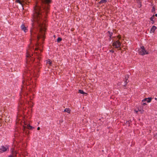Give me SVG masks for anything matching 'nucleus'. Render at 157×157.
Listing matches in <instances>:
<instances>
[{"label":"nucleus","mask_w":157,"mask_h":157,"mask_svg":"<svg viewBox=\"0 0 157 157\" xmlns=\"http://www.w3.org/2000/svg\"><path fill=\"white\" fill-rule=\"evenodd\" d=\"M27 63L28 64H31L34 61V59H33L30 56L29 52L27 51L26 53Z\"/></svg>","instance_id":"f257e3e1"},{"label":"nucleus","mask_w":157,"mask_h":157,"mask_svg":"<svg viewBox=\"0 0 157 157\" xmlns=\"http://www.w3.org/2000/svg\"><path fill=\"white\" fill-rule=\"evenodd\" d=\"M121 43L119 40H117L114 42L112 44L113 47L115 48H119V50L121 49Z\"/></svg>","instance_id":"f03ea898"},{"label":"nucleus","mask_w":157,"mask_h":157,"mask_svg":"<svg viewBox=\"0 0 157 157\" xmlns=\"http://www.w3.org/2000/svg\"><path fill=\"white\" fill-rule=\"evenodd\" d=\"M141 48L142 49V50L139 52V53L140 55H144L145 54H148V53L145 49L144 46H142L141 47Z\"/></svg>","instance_id":"7ed1b4c3"},{"label":"nucleus","mask_w":157,"mask_h":157,"mask_svg":"<svg viewBox=\"0 0 157 157\" xmlns=\"http://www.w3.org/2000/svg\"><path fill=\"white\" fill-rule=\"evenodd\" d=\"M7 148L6 147L2 146V148H0V152L2 153L6 151L7 150Z\"/></svg>","instance_id":"20e7f679"},{"label":"nucleus","mask_w":157,"mask_h":157,"mask_svg":"<svg viewBox=\"0 0 157 157\" xmlns=\"http://www.w3.org/2000/svg\"><path fill=\"white\" fill-rule=\"evenodd\" d=\"M21 29L24 31L25 32H27V29L24 24H22L21 25Z\"/></svg>","instance_id":"39448f33"},{"label":"nucleus","mask_w":157,"mask_h":157,"mask_svg":"<svg viewBox=\"0 0 157 157\" xmlns=\"http://www.w3.org/2000/svg\"><path fill=\"white\" fill-rule=\"evenodd\" d=\"M128 76H125V78H124V81L126 83L125 85H124L125 86L126 85H127V84L129 82V81L128 80Z\"/></svg>","instance_id":"423d86ee"},{"label":"nucleus","mask_w":157,"mask_h":157,"mask_svg":"<svg viewBox=\"0 0 157 157\" xmlns=\"http://www.w3.org/2000/svg\"><path fill=\"white\" fill-rule=\"evenodd\" d=\"M156 29V27L155 26H152V27L151 28L150 30V33H154Z\"/></svg>","instance_id":"0eeeda50"},{"label":"nucleus","mask_w":157,"mask_h":157,"mask_svg":"<svg viewBox=\"0 0 157 157\" xmlns=\"http://www.w3.org/2000/svg\"><path fill=\"white\" fill-rule=\"evenodd\" d=\"M30 32L31 33V39L33 38V37H35L36 36V34H34V32H32L31 30Z\"/></svg>","instance_id":"6e6552de"},{"label":"nucleus","mask_w":157,"mask_h":157,"mask_svg":"<svg viewBox=\"0 0 157 157\" xmlns=\"http://www.w3.org/2000/svg\"><path fill=\"white\" fill-rule=\"evenodd\" d=\"M15 2L17 3H20L22 6L23 5V2L22 1V0H16Z\"/></svg>","instance_id":"1a4fd4ad"},{"label":"nucleus","mask_w":157,"mask_h":157,"mask_svg":"<svg viewBox=\"0 0 157 157\" xmlns=\"http://www.w3.org/2000/svg\"><path fill=\"white\" fill-rule=\"evenodd\" d=\"M64 112H67L69 113H71V110L69 108H66L64 110Z\"/></svg>","instance_id":"9d476101"},{"label":"nucleus","mask_w":157,"mask_h":157,"mask_svg":"<svg viewBox=\"0 0 157 157\" xmlns=\"http://www.w3.org/2000/svg\"><path fill=\"white\" fill-rule=\"evenodd\" d=\"M107 2V0H101L99 2V4L105 3Z\"/></svg>","instance_id":"9b49d317"},{"label":"nucleus","mask_w":157,"mask_h":157,"mask_svg":"<svg viewBox=\"0 0 157 157\" xmlns=\"http://www.w3.org/2000/svg\"><path fill=\"white\" fill-rule=\"evenodd\" d=\"M22 1L23 2V3L25 2L26 4H27V3H29L30 2V0H22Z\"/></svg>","instance_id":"f8f14e48"},{"label":"nucleus","mask_w":157,"mask_h":157,"mask_svg":"<svg viewBox=\"0 0 157 157\" xmlns=\"http://www.w3.org/2000/svg\"><path fill=\"white\" fill-rule=\"evenodd\" d=\"M79 92L81 93V94H87L86 93H85L83 90H79Z\"/></svg>","instance_id":"ddd939ff"},{"label":"nucleus","mask_w":157,"mask_h":157,"mask_svg":"<svg viewBox=\"0 0 157 157\" xmlns=\"http://www.w3.org/2000/svg\"><path fill=\"white\" fill-rule=\"evenodd\" d=\"M47 63H48L49 64L50 66H51L52 62L50 59H48L47 60Z\"/></svg>","instance_id":"4468645a"},{"label":"nucleus","mask_w":157,"mask_h":157,"mask_svg":"<svg viewBox=\"0 0 157 157\" xmlns=\"http://www.w3.org/2000/svg\"><path fill=\"white\" fill-rule=\"evenodd\" d=\"M108 33H109V36L110 38H111V37L113 35V33L112 32H110L109 31L108 32Z\"/></svg>","instance_id":"2eb2a0df"},{"label":"nucleus","mask_w":157,"mask_h":157,"mask_svg":"<svg viewBox=\"0 0 157 157\" xmlns=\"http://www.w3.org/2000/svg\"><path fill=\"white\" fill-rule=\"evenodd\" d=\"M151 98H147V102H150L151 101Z\"/></svg>","instance_id":"dca6fc26"},{"label":"nucleus","mask_w":157,"mask_h":157,"mask_svg":"<svg viewBox=\"0 0 157 157\" xmlns=\"http://www.w3.org/2000/svg\"><path fill=\"white\" fill-rule=\"evenodd\" d=\"M27 128L28 129H31L32 128V126H30V125L29 124H28L27 126Z\"/></svg>","instance_id":"f3484780"},{"label":"nucleus","mask_w":157,"mask_h":157,"mask_svg":"<svg viewBox=\"0 0 157 157\" xmlns=\"http://www.w3.org/2000/svg\"><path fill=\"white\" fill-rule=\"evenodd\" d=\"M62 40V39L60 37H58L57 39V41L59 42Z\"/></svg>","instance_id":"a211bd4d"},{"label":"nucleus","mask_w":157,"mask_h":157,"mask_svg":"<svg viewBox=\"0 0 157 157\" xmlns=\"http://www.w3.org/2000/svg\"><path fill=\"white\" fill-rule=\"evenodd\" d=\"M154 15H153L151 18H150V20H151L152 21H153V20H154Z\"/></svg>","instance_id":"6ab92c4d"},{"label":"nucleus","mask_w":157,"mask_h":157,"mask_svg":"<svg viewBox=\"0 0 157 157\" xmlns=\"http://www.w3.org/2000/svg\"><path fill=\"white\" fill-rule=\"evenodd\" d=\"M139 111L141 113H143L144 112V110L143 109L139 110Z\"/></svg>","instance_id":"aec40b11"},{"label":"nucleus","mask_w":157,"mask_h":157,"mask_svg":"<svg viewBox=\"0 0 157 157\" xmlns=\"http://www.w3.org/2000/svg\"><path fill=\"white\" fill-rule=\"evenodd\" d=\"M26 128L27 127L26 126H23V128L22 129L23 131H24L25 130Z\"/></svg>","instance_id":"412c9836"},{"label":"nucleus","mask_w":157,"mask_h":157,"mask_svg":"<svg viewBox=\"0 0 157 157\" xmlns=\"http://www.w3.org/2000/svg\"><path fill=\"white\" fill-rule=\"evenodd\" d=\"M117 37L118 38L119 40H120L121 38V35H119L117 36Z\"/></svg>","instance_id":"4be33fe9"},{"label":"nucleus","mask_w":157,"mask_h":157,"mask_svg":"<svg viewBox=\"0 0 157 157\" xmlns=\"http://www.w3.org/2000/svg\"><path fill=\"white\" fill-rule=\"evenodd\" d=\"M155 8L154 7H153L152 10V11H155Z\"/></svg>","instance_id":"5701e85b"},{"label":"nucleus","mask_w":157,"mask_h":157,"mask_svg":"<svg viewBox=\"0 0 157 157\" xmlns=\"http://www.w3.org/2000/svg\"><path fill=\"white\" fill-rule=\"evenodd\" d=\"M147 98H145L144 99L143 101H147Z\"/></svg>","instance_id":"b1692460"},{"label":"nucleus","mask_w":157,"mask_h":157,"mask_svg":"<svg viewBox=\"0 0 157 157\" xmlns=\"http://www.w3.org/2000/svg\"><path fill=\"white\" fill-rule=\"evenodd\" d=\"M155 23V21L154 20H153V21H152V22H151V23L152 24H154Z\"/></svg>","instance_id":"393cba45"},{"label":"nucleus","mask_w":157,"mask_h":157,"mask_svg":"<svg viewBox=\"0 0 157 157\" xmlns=\"http://www.w3.org/2000/svg\"><path fill=\"white\" fill-rule=\"evenodd\" d=\"M110 51V52H114V51L113 50H111Z\"/></svg>","instance_id":"a878e982"},{"label":"nucleus","mask_w":157,"mask_h":157,"mask_svg":"<svg viewBox=\"0 0 157 157\" xmlns=\"http://www.w3.org/2000/svg\"><path fill=\"white\" fill-rule=\"evenodd\" d=\"M147 105V104H146V103H143V105Z\"/></svg>","instance_id":"bb28decb"},{"label":"nucleus","mask_w":157,"mask_h":157,"mask_svg":"<svg viewBox=\"0 0 157 157\" xmlns=\"http://www.w3.org/2000/svg\"><path fill=\"white\" fill-rule=\"evenodd\" d=\"M37 130H39L40 129V127H38L37 128Z\"/></svg>","instance_id":"cd10ccee"},{"label":"nucleus","mask_w":157,"mask_h":157,"mask_svg":"<svg viewBox=\"0 0 157 157\" xmlns=\"http://www.w3.org/2000/svg\"><path fill=\"white\" fill-rule=\"evenodd\" d=\"M135 111L136 112V113H137L138 112V111H137V110H135Z\"/></svg>","instance_id":"c85d7f7f"},{"label":"nucleus","mask_w":157,"mask_h":157,"mask_svg":"<svg viewBox=\"0 0 157 157\" xmlns=\"http://www.w3.org/2000/svg\"><path fill=\"white\" fill-rule=\"evenodd\" d=\"M155 16L157 17V14H155Z\"/></svg>","instance_id":"c756f323"},{"label":"nucleus","mask_w":157,"mask_h":157,"mask_svg":"<svg viewBox=\"0 0 157 157\" xmlns=\"http://www.w3.org/2000/svg\"><path fill=\"white\" fill-rule=\"evenodd\" d=\"M38 49L37 48H36L35 49V50H37Z\"/></svg>","instance_id":"7c9ffc66"}]
</instances>
